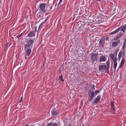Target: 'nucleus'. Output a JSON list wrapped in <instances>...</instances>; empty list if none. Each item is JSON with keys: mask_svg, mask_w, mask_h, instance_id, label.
I'll use <instances>...</instances> for the list:
<instances>
[{"mask_svg": "<svg viewBox=\"0 0 126 126\" xmlns=\"http://www.w3.org/2000/svg\"><path fill=\"white\" fill-rule=\"evenodd\" d=\"M34 42V41L30 39L28 40L26 39L24 42V48L25 52L24 54L25 59L27 60L31 52V49L32 47V44Z\"/></svg>", "mask_w": 126, "mask_h": 126, "instance_id": "f257e3e1", "label": "nucleus"}, {"mask_svg": "<svg viewBox=\"0 0 126 126\" xmlns=\"http://www.w3.org/2000/svg\"><path fill=\"white\" fill-rule=\"evenodd\" d=\"M110 57L113 61L114 67H116V66L117 65V57H115L114 55L113 54H110Z\"/></svg>", "mask_w": 126, "mask_h": 126, "instance_id": "f03ea898", "label": "nucleus"}, {"mask_svg": "<svg viewBox=\"0 0 126 126\" xmlns=\"http://www.w3.org/2000/svg\"><path fill=\"white\" fill-rule=\"evenodd\" d=\"M114 102L112 100H111L110 102V106L111 109V112L113 114L115 113V106L114 105Z\"/></svg>", "mask_w": 126, "mask_h": 126, "instance_id": "7ed1b4c3", "label": "nucleus"}, {"mask_svg": "<svg viewBox=\"0 0 126 126\" xmlns=\"http://www.w3.org/2000/svg\"><path fill=\"white\" fill-rule=\"evenodd\" d=\"M97 54H95V53L92 54L91 55V59L93 61V63L94 62L96 61L97 60Z\"/></svg>", "mask_w": 126, "mask_h": 126, "instance_id": "20e7f679", "label": "nucleus"}, {"mask_svg": "<svg viewBox=\"0 0 126 126\" xmlns=\"http://www.w3.org/2000/svg\"><path fill=\"white\" fill-rule=\"evenodd\" d=\"M125 31H126V24L123 26V27H120L114 32H119L120 31L125 32Z\"/></svg>", "mask_w": 126, "mask_h": 126, "instance_id": "39448f33", "label": "nucleus"}, {"mask_svg": "<svg viewBox=\"0 0 126 126\" xmlns=\"http://www.w3.org/2000/svg\"><path fill=\"white\" fill-rule=\"evenodd\" d=\"M46 4L45 3H41L40 5V10L43 12H46V11L45 10Z\"/></svg>", "mask_w": 126, "mask_h": 126, "instance_id": "423d86ee", "label": "nucleus"}, {"mask_svg": "<svg viewBox=\"0 0 126 126\" xmlns=\"http://www.w3.org/2000/svg\"><path fill=\"white\" fill-rule=\"evenodd\" d=\"M92 23V25H99L100 23L101 22V20L96 19L95 20H92L91 21Z\"/></svg>", "mask_w": 126, "mask_h": 126, "instance_id": "0eeeda50", "label": "nucleus"}, {"mask_svg": "<svg viewBox=\"0 0 126 126\" xmlns=\"http://www.w3.org/2000/svg\"><path fill=\"white\" fill-rule=\"evenodd\" d=\"M101 96L100 95H98L96 99L93 101V103L94 104H97L99 102Z\"/></svg>", "mask_w": 126, "mask_h": 126, "instance_id": "6e6552de", "label": "nucleus"}, {"mask_svg": "<svg viewBox=\"0 0 126 126\" xmlns=\"http://www.w3.org/2000/svg\"><path fill=\"white\" fill-rule=\"evenodd\" d=\"M120 40H118L116 42H114L112 43L111 46L113 47H116L118 46V44L120 43Z\"/></svg>", "mask_w": 126, "mask_h": 126, "instance_id": "1a4fd4ad", "label": "nucleus"}, {"mask_svg": "<svg viewBox=\"0 0 126 126\" xmlns=\"http://www.w3.org/2000/svg\"><path fill=\"white\" fill-rule=\"evenodd\" d=\"M106 66L104 65H101L99 67V70L100 71H102L106 68Z\"/></svg>", "mask_w": 126, "mask_h": 126, "instance_id": "9d476101", "label": "nucleus"}, {"mask_svg": "<svg viewBox=\"0 0 126 126\" xmlns=\"http://www.w3.org/2000/svg\"><path fill=\"white\" fill-rule=\"evenodd\" d=\"M88 93L90 97L94 98V91H91V90H89L88 91Z\"/></svg>", "mask_w": 126, "mask_h": 126, "instance_id": "9b49d317", "label": "nucleus"}, {"mask_svg": "<svg viewBox=\"0 0 126 126\" xmlns=\"http://www.w3.org/2000/svg\"><path fill=\"white\" fill-rule=\"evenodd\" d=\"M104 41V40L102 38H101V39L100 40L99 42V47L101 48H102L103 47L104 45L103 44V42Z\"/></svg>", "mask_w": 126, "mask_h": 126, "instance_id": "f8f14e48", "label": "nucleus"}, {"mask_svg": "<svg viewBox=\"0 0 126 126\" xmlns=\"http://www.w3.org/2000/svg\"><path fill=\"white\" fill-rule=\"evenodd\" d=\"M106 60V58L105 56H102L100 57L99 60V62H105Z\"/></svg>", "mask_w": 126, "mask_h": 126, "instance_id": "ddd939ff", "label": "nucleus"}, {"mask_svg": "<svg viewBox=\"0 0 126 126\" xmlns=\"http://www.w3.org/2000/svg\"><path fill=\"white\" fill-rule=\"evenodd\" d=\"M125 62V59L124 58H122V59L121 62L120 63V65L118 68H121L124 65V63Z\"/></svg>", "mask_w": 126, "mask_h": 126, "instance_id": "4468645a", "label": "nucleus"}, {"mask_svg": "<svg viewBox=\"0 0 126 126\" xmlns=\"http://www.w3.org/2000/svg\"><path fill=\"white\" fill-rule=\"evenodd\" d=\"M52 116H56L58 114V113L56 110H54L51 111Z\"/></svg>", "mask_w": 126, "mask_h": 126, "instance_id": "2eb2a0df", "label": "nucleus"}, {"mask_svg": "<svg viewBox=\"0 0 126 126\" xmlns=\"http://www.w3.org/2000/svg\"><path fill=\"white\" fill-rule=\"evenodd\" d=\"M35 36L34 32H30L28 34V36L29 37H33Z\"/></svg>", "mask_w": 126, "mask_h": 126, "instance_id": "dca6fc26", "label": "nucleus"}, {"mask_svg": "<svg viewBox=\"0 0 126 126\" xmlns=\"http://www.w3.org/2000/svg\"><path fill=\"white\" fill-rule=\"evenodd\" d=\"M47 126H58L57 124L56 123L52 124V123H49L47 125Z\"/></svg>", "mask_w": 126, "mask_h": 126, "instance_id": "f3484780", "label": "nucleus"}, {"mask_svg": "<svg viewBox=\"0 0 126 126\" xmlns=\"http://www.w3.org/2000/svg\"><path fill=\"white\" fill-rule=\"evenodd\" d=\"M122 54V51H120L118 54V59L120 60L121 58Z\"/></svg>", "mask_w": 126, "mask_h": 126, "instance_id": "a211bd4d", "label": "nucleus"}, {"mask_svg": "<svg viewBox=\"0 0 126 126\" xmlns=\"http://www.w3.org/2000/svg\"><path fill=\"white\" fill-rule=\"evenodd\" d=\"M123 35V34L122 32H120L117 35L118 36V37L120 38V37H121V36H122Z\"/></svg>", "mask_w": 126, "mask_h": 126, "instance_id": "6ab92c4d", "label": "nucleus"}, {"mask_svg": "<svg viewBox=\"0 0 126 126\" xmlns=\"http://www.w3.org/2000/svg\"><path fill=\"white\" fill-rule=\"evenodd\" d=\"M59 79L62 81V82H63L64 81V80L63 79L62 75H61V76H59Z\"/></svg>", "mask_w": 126, "mask_h": 126, "instance_id": "aec40b11", "label": "nucleus"}, {"mask_svg": "<svg viewBox=\"0 0 126 126\" xmlns=\"http://www.w3.org/2000/svg\"><path fill=\"white\" fill-rule=\"evenodd\" d=\"M48 19V17H47L45 20H44V21H43L41 23V24H42L43 25L47 21V19Z\"/></svg>", "mask_w": 126, "mask_h": 126, "instance_id": "412c9836", "label": "nucleus"}, {"mask_svg": "<svg viewBox=\"0 0 126 126\" xmlns=\"http://www.w3.org/2000/svg\"><path fill=\"white\" fill-rule=\"evenodd\" d=\"M106 64L107 65V67H109V66L110 65V61L109 60L108 61L106 62Z\"/></svg>", "mask_w": 126, "mask_h": 126, "instance_id": "4be33fe9", "label": "nucleus"}, {"mask_svg": "<svg viewBox=\"0 0 126 126\" xmlns=\"http://www.w3.org/2000/svg\"><path fill=\"white\" fill-rule=\"evenodd\" d=\"M119 38V37H118V36L117 35L115 36L114 38L113 39L114 40H117Z\"/></svg>", "mask_w": 126, "mask_h": 126, "instance_id": "5701e85b", "label": "nucleus"}, {"mask_svg": "<svg viewBox=\"0 0 126 126\" xmlns=\"http://www.w3.org/2000/svg\"><path fill=\"white\" fill-rule=\"evenodd\" d=\"M99 91L98 90L96 91L95 92V94L96 95H97V94L99 93Z\"/></svg>", "mask_w": 126, "mask_h": 126, "instance_id": "b1692460", "label": "nucleus"}, {"mask_svg": "<svg viewBox=\"0 0 126 126\" xmlns=\"http://www.w3.org/2000/svg\"><path fill=\"white\" fill-rule=\"evenodd\" d=\"M8 43H6V44L5 46V50H6V49H7V47H8Z\"/></svg>", "mask_w": 126, "mask_h": 126, "instance_id": "393cba45", "label": "nucleus"}, {"mask_svg": "<svg viewBox=\"0 0 126 126\" xmlns=\"http://www.w3.org/2000/svg\"><path fill=\"white\" fill-rule=\"evenodd\" d=\"M93 98H94L90 97V99H89V102L91 101Z\"/></svg>", "mask_w": 126, "mask_h": 126, "instance_id": "a878e982", "label": "nucleus"}, {"mask_svg": "<svg viewBox=\"0 0 126 126\" xmlns=\"http://www.w3.org/2000/svg\"><path fill=\"white\" fill-rule=\"evenodd\" d=\"M117 32H112L110 34V35H112L115 34Z\"/></svg>", "mask_w": 126, "mask_h": 126, "instance_id": "bb28decb", "label": "nucleus"}, {"mask_svg": "<svg viewBox=\"0 0 126 126\" xmlns=\"http://www.w3.org/2000/svg\"><path fill=\"white\" fill-rule=\"evenodd\" d=\"M106 72L108 73H109V67H108H108H107V69Z\"/></svg>", "mask_w": 126, "mask_h": 126, "instance_id": "cd10ccee", "label": "nucleus"}, {"mask_svg": "<svg viewBox=\"0 0 126 126\" xmlns=\"http://www.w3.org/2000/svg\"><path fill=\"white\" fill-rule=\"evenodd\" d=\"M22 99H23V97H21L20 99V100L19 101V103H20L22 101Z\"/></svg>", "mask_w": 126, "mask_h": 126, "instance_id": "c85d7f7f", "label": "nucleus"}, {"mask_svg": "<svg viewBox=\"0 0 126 126\" xmlns=\"http://www.w3.org/2000/svg\"><path fill=\"white\" fill-rule=\"evenodd\" d=\"M22 34V33H21L20 35H18L17 36V37L18 38H19L21 36Z\"/></svg>", "mask_w": 126, "mask_h": 126, "instance_id": "c756f323", "label": "nucleus"}, {"mask_svg": "<svg viewBox=\"0 0 126 126\" xmlns=\"http://www.w3.org/2000/svg\"><path fill=\"white\" fill-rule=\"evenodd\" d=\"M123 45H125L126 46V39L124 42Z\"/></svg>", "mask_w": 126, "mask_h": 126, "instance_id": "7c9ffc66", "label": "nucleus"}, {"mask_svg": "<svg viewBox=\"0 0 126 126\" xmlns=\"http://www.w3.org/2000/svg\"><path fill=\"white\" fill-rule=\"evenodd\" d=\"M93 87H92V90L95 89V88H94L95 86L94 85H93Z\"/></svg>", "mask_w": 126, "mask_h": 126, "instance_id": "2f4dec72", "label": "nucleus"}, {"mask_svg": "<svg viewBox=\"0 0 126 126\" xmlns=\"http://www.w3.org/2000/svg\"><path fill=\"white\" fill-rule=\"evenodd\" d=\"M126 46L123 45L122 48L123 49H124L125 48Z\"/></svg>", "mask_w": 126, "mask_h": 126, "instance_id": "473e14b6", "label": "nucleus"}, {"mask_svg": "<svg viewBox=\"0 0 126 126\" xmlns=\"http://www.w3.org/2000/svg\"><path fill=\"white\" fill-rule=\"evenodd\" d=\"M117 66H116V67H114V66H113V68H114V72H115V71H116V67Z\"/></svg>", "mask_w": 126, "mask_h": 126, "instance_id": "72a5a7b5", "label": "nucleus"}, {"mask_svg": "<svg viewBox=\"0 0 126 126\" xmlns=\"http://www.w3.org/2000/svg\"><path fill=\"white\" fill-rule=\"evenodd\" d=\"M63 66V65H62L61 66V67H60V72H61V68H62V67Z\"/></svg>", "mask_w": 126, "mask_h": 126, "instance_id": "f704fd0d", "label": "nucleus"}, {"mask_svg": "<svg viewBox=\"0 0 126 126\" xmlns=\"http://www.w3.org/2000/svg\"><path fill=\"white\" fill-rule=\"evenodd\" d=\"M42 26H41V25L40 24L39 27L38 29H39Z\"/></svg>", "mask_w": 126, "mask_h": 126, "instance_id": "c9c22d12", "label": "nucleus"}, {"mask_svg": "<svg viewBox=\"0 0 126 126\" xmlns=\"http://www.w3.org/2000/svg\"><path fill=\"white\" fill-rule=\"evenodd\" d=\"M84 28L83 27H80V28L82 29H84Z\"/></svg>", "mask_w": 126, "mask_h": 126, "instance_id": "e433bc0d", "label": "nucleus"}, {"mask_svg": "<svg viewBox=\"0 0 126 126\" xmlns=\"http://www.w3.org/2000/svg\"><path fill=\"white\" fill-rule=\"evenodd\" d=\"M62 2V1H60L58 3V5L61 4V3Z\"/></svg>", "mask_w": 126, "mask_h": 126, "instance_id": "4c0bfd02", "label": "nucleus"}, {"mask_svg": "<svg viewBox=\"0 0 126 126\" xmlns=\"http://www.w3.org/2000/svg\"><path fill=\"white\" fill-rule=\"evenodd\" d=\"M109 40V38H108V37L106 38V41H107V40Z\"/></svg>", "mask_w": 126, "mask_h": 126, "instance_id": "58836bf2", "label": "nucleus"}, {"mask_svg": "<svg viewBox=\"0 0 126 126\" xmlns=\"http://www.w3.org/2000/svg\"><path fill=\"white\" fill-rule=\"evenodd\" d=\"M125 53V51H124L123 52V54H124V55Z\"/></svg>", "mask_w": 126, "mask_h": 126, "instance_id": "ea45409f", "label": "nucleus"}, {"mask_svg": "<svg viewBox=\"0 0 126 126\" xmlns=\"http://www.w3.org/2000/svg\"><path fill=\"white\" fill-rule=\"evenodd\" d=\"M124 54L123 55L122 57L123 58H124L123 57H124Z\"/></svg>", "mask_w": 126, "mask_h": 126, "instance_id": "a19ab883", "label": "nucleus"}, {"mask_svg": "<svg viewBox=\"0 0 126 126\" xmlns=\"http://www.w3.org/2000/svg\"><path fill=\"white\" fill-rule=\"evenodd\" d=\"M82 126H85L84 125V124L83 123H82Z\"/></svg>", "mask_w": 126, "mask_h": 126, "instance_id": "79ce46f5", "label": "nucleus"}, {"mask_svg": "<svg viewBox=\"0 0 126 126\" xmlns=\"http://www.w3.org/2000/svg\"><path fill=\"white\" fill-rule=\"evenodd\" d=\"M96 0L97 1H100L101 0Z\"/></svg>", "mask_w": 126, "mask_h": 126, "instance_id": "37998d69", "label": "nucleus"}, {"mask_svg": "<svg viewBox=\"0 0 126 126\" xmlns=\"http://www.w3.org/2000/svg\"><path fill=\"white\" fill-rule=\"evenodd\" d=\"M62 0H60V1H62Z\"/></svg>", "mask_w": 126, "mask_h": 126, "instance_id": "c03bdc74", "label": "nucleus"}, {"mask_svg": "<svg viewBox=\"0 0 126 126\" xmlns=\"http://www.w3.org/2000/svg\"><path fill=\"white\" fill-rule=\"evenodd\" d=\"M117 53H116V55H117Z\"/></svg>", "mask_w": 126, "mask_h": 126, "instance_id": "a18cd8bd", "label": "nucleus"}, {"mask_svg": "<svg viewBox=\"0 0 126 126\" xmlns=\"http://www.w3.org/2000/svg\"><path fill=\"white\" fill-rule=\"evenodd\" d=\"M68 126H71L70 124H69V125Z\"/></svg>", "mask_w": 126, "mask_h": 126, "instance_id": "49530a36", "label": "nucleus"}, {"mask_svg": "<svg viewBox=\"0 0 126 126\" xmlns=\"http://www.w3.org/2000/svg\"><path fill=\"white\" fill-rule=\"evenodd\" d=\"M40 25H41V26H42L43 25L42 24H41H41Z\"/></svg>", "mask_w": 126, "mask_h": 126, "instance_id": "de8ad7c7", "label": "nucleus"}, {"mask_svg": "<svg viewBox=\"0 0 126 126\" xmlns=\"http://www.w3.org/2000/svg\"><path fill=\"white\" fill-rule=\"evenodd\" d=\"M81 31H83V30H82H82H81Z\"/></svg>", "mask_w": 126, "mask_h": 126, "instance_id": "09e8293b", "label": "nucleus"}, {"mask_svg": "<svg viewBox=\"0 0 126 126\" xmlns=\"http://www.w3.org/2000/svg\"><path fill=\"white\" fill-rule=\"evenodd\" d=\"M44 65V64H43V65Z\"/></svg>", "mask_w": 126, "mask_h": 126, "instance_id": "8fccbe9b", "label": "nucleus"}]
</instances>
